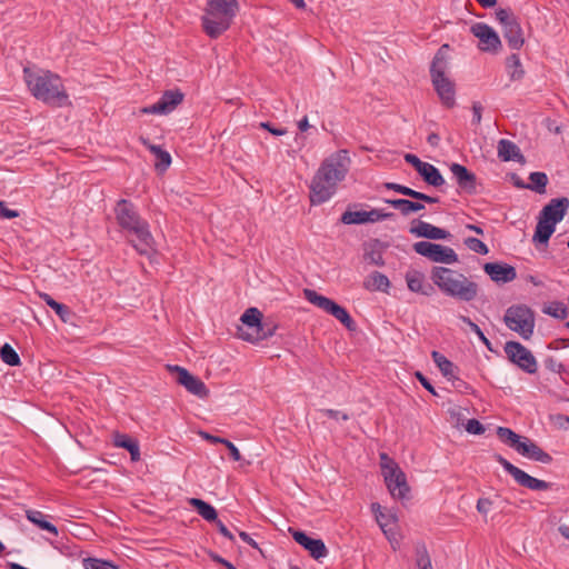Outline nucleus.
Wrapping results in <instances>:
<instances>
[{
	"label": "nucleus",
	"instance_id": "f257e3e1",
	"mask_svg": "<svg viewBox=\"0 0 569 569\" xmlns=\"http://www.w3.org/2000/svg\"><path fill=\"white\" fill-rule=\"evenodd\" d=\"M350 166L347 150H339L322 161L310 184V202L321 204L328 201L337 191Z\"/></svg>",
	"mask_w": 569,
	"mask_h": 569
},
{
	"label": "nucleus",
	"instance_id": "f03ea898",
	"mask_svg": "<svg viewBox=\"0 0 569 569\" xmlns=\"http://www.w3.org/2000/svg\"><path fill=\"white\" fill-rule=\"evenodd\" d=\"M23 78L32 96L51 107L70 104L61 78L49 70L23 69Z\"/></svg>",
	"mask_w": 569,
	"mask_h": 569
},
{
	"label": "nucleus",
	"instance_id": "7ed1b4c3",
	"mask_svg": "<svg viewBox=\"0 0 569 569\" xmlns=\"http://www.w3.org/2000/svg\"><path fill=\"white\" fill-rule=\"evenodd\" d=\"M114 214L121 229L136 237L132 240L136 250L140 254H148L152 249L153 238L148 222L140 217L134 204L127 199H120L114 207Z\"/></svg>",
	"mask_w": 569,
	"mask_h": 569
},
{
	"label": "nucleus",
	"instance_id": "20e7f679",
	"mask_svg": "<svg viewBox=\"0 0 569 569\" xmlns=\"http://www.w3.org/2000/svg\"><path fill=\"white\" fill-rule=\"evenodd\" d=\"M431 280L443 293L462 301H471L478 295L476 282L446 267H433Z\"/></svg>",
	"mask_w": 569,
	"mask_h": 569
},
{
	"label": "nucleus",
	"instance_id": "39448f33",
	"mask_svg": "<svg viewBox=\"0 0 569 569\" xmlns=\"http://www.w3.org/2000/svg\"><path fill=\"white\" fill-rule=\"evenodd\" d=\"M239 10L237 0H209L202 16V28L212 39L218 38L231 26Z\"/></svg>",
	"mask_w": 569,
	"mask_h": 569
},
{
	"label": "nucleus",
	"instance_id": "423d86ee",
	"mask_svg": "<svg viewBox=\"0 0 569 569\" xmlns=\"http://www.w3.org/2000/svg\"><path fill=\"white\" fill-rule=\"evenodd\" d=\"M262 313L257 308L247 309L240 318L241 326L238 327L237 335L240 339L257 343L276 332L277 326L262 322Z\"/></svg>",
	"mask_w": 569,
	"mask_h": 569
},
{
	"label": "nucleus",
	"instance_id": "0eeeda50",
	"mask_svg": "<svg viewBox=\"0 0 569 569\" xmlns=\"http://www.w3.org/2000/svg\"><path fill=\"white\" fill-rule=\"evenodd\" d=\"M503 322L510 330L528 340L533 335L535 312L526 305H512L506 310Z\"/></svg>",
	"mask_w": 569,
	"mask_h": 569
},
{
	"label": "nucleus",
	"instance_id": "6e6552de",
	"mask_svg": "<svg viewBox=\"0 0 569 569\" xmlns=\"http://www.w3.org/2000/svg\"><path fill=\"white\" fill-rule=\"evenodd\" d=\"M305 298L312 305L339 320L348 330L356 331L357 325L346 308L339 306L332 299L319 295L316 290L305 289Z\"/></svg>",
	"mask_w": 569,
	"mask_h": 569
},
{
	"label": "nucleus",
	"instance_id": "1a4fd4ad",
	"mask_svg": "<svg viewBox=\"0 0 569 569\" xmlns=\"http://www.w3.org/2000/svg\"><path fill=\"white\" fill-rule=\"evenodd\" d=\"M496 19L499 21L503 38L513 50H519L525 43L523 31L518 18L511 9L500 8L496 11Z\"/></svg>",
	"mask_w": 569,
	"mask_h": 569
},
{
	"label": "nucleus",
	"instance_id": "9d476101",
	"mask_svg": "<svg viewBox=\"0 0 569 569\" xmlns=\"http://www.w3.org/2000/svg\"><path fill=\"white\" fill-rule=\"evenodd\" d=\"M389 462L390 465H382V471L390 495L396 499H408L410 487L406 473L393 460H389Z\"/></svg>",
	"mask_w": 569,
	"mask_h": 569
},
{
	"label": "nucleus",
	"instance_id": "9b49d317",
	"mask_svg": "<svg viewBox=\"0 0 569 569\" xmlns=\"http://www.w3.org/2000/svg\"><path fill=\"white\" fill-rule=\"evenodd\" d=\"M507 359L521 370L533 375L538 370V363L532 352L518 341H507L503 347Z\"/></svg>",
	"mask_w": 569,
	"mask_h": 569
},
{
	"label": "nucleus",
	"instance_id": "f8f14e48",
	"mask_svg": "<svg viewBox=\"0 0 569 569\" xmlns=\"http://www.w3.org/2000/svg\"><path fill=\"white\" fill-rule=\"evenodd\" d=\"M495 460L499 462L503 469L513 477L515 481L530 490H548L551 488V483L547 482L545 480L537 479L535 477H531L520 468L512 465L510 461H508L506 458H503L501 455L496 453L493 456Z\"/></svg>",
	"mask_w": 569,
	"mask_h": 569
},
{
	"label": "nucleus",
	"instance_id": "ddd939ff",
	"mask_svg": "<svg viewBox=\"0 0 569 569\" xmlns=\"http://www.w3.org/2000/svg\"><path fill=\"white\" fill-rule=\"evenodd\" d=\"M169 372L174 375L177 383L183 386L188 392L204 399L209 396L210 391L204 382L198 377L191 375L186 368L180 366L167 365Z\"/></svg>",
	"mask_w": 569,
	"mask_h": 569
},
{
	"label": "nucleus",
	"instance_id": "4468645a",
	"mask_svg": "<svg viewBox=\"0 0 569 569\" xmlns=\"http://www.w3.org/2000/svg\"><path fill=\"white\" fill-rule=\"evenodd\" d=\"M471 33L479 39V49L487 52H498L501 40L498 33L488 24L477 22L471 26Z\"/></svg>",
	"mask_w": 569,
	"mask_h": 569
},
{
	"label": "nucleus",
	"instance_id": "2eb2a0df",
	"mask_svg": "<svg viewBox=\"0 0 569 569\" xmlns=\"http://www.w3.org/2000/svg\"><path fill=\"white\" fill-rule=\"evenodd\" d=\"M183 98L184 94L179 89L167 90L162 93L158 102L149 107H144L141 112L152 114H168L183 101Z\"/></svg>",
	"mask_w": 569,
	"mask_h": 569
},
{
	"label": "nucleus",
	"instance_id": "dca6fc26",
	"mask_svg": "<svg viewBox=\"0 0 569 569\" xmlns=\"http://www.w3.org/2000/svg\"><path fill=\"white\" fill-rule=\"evenodd\" d=\"M290 531L295 541L303 547L313 559L319 560L328 555V549L321 539L311 538L300 530L290 529Z\"/></svg>",
	"mask_w": 569,
	"mask_h": 569
},
{
	"label": "nucleus",
	"instance_id": "f3484780",
	"mask_svg": "<svg viewBox=\"0 0 569 569\" xmlns=\"http://www.w3.org/2000/svg\"><path fill=\"white\" fill-rule=\"evenodd\" d=\"M569 208V199L566 197L555 198L547 203L539 213V218L557 224L560 222Z\"/></svg>",
	"mask_w": 569,
	"mask_h": 569
},
{
	"label": "nucleus",
	"instance_id": "a211bd4d",
	"mask_svg": "<svg viewBox=\"0 0 569 569\" xmlns=\"http://www.w3.org/2000/svg\"><path fill=\"white\" fill-rule=\"evenodd\" d=\"M483 271L496 283H508L517 278L515 267L505 262H486Z\"/></svg>",
	"mask_w": 569,
	"mask_h": 569
},
{
	"label": "nucleus",
	"instance_id": "6ab92c4d",
	"mask_svg": "<svg viewBox=\"0 0 569 569\" xmlns=\"http://www.w3.org/2000/svg\"><path fill=\"white\" fill-rule=\"evenodd\" d=\"M435 91L437 92L442 106L451 109L456 106V84L449 77L431 79Z\"/></svg>",
	"mask_w": 569,
	"mask_h": 569
},
{
	"label": "nucleus",
	"instance_id": "aec40b11",
	"mask_svg": "<svg viewBox=\"0 0 569 569\" xmlns=\"http://www.w3.org/2000/svg\"><path fill=\"white\" fill-rule=\"evenodd\" d=\"M450 171L463 192L468 194L477 192V177L467 167L455 162L450 166Z\"/></svg>",
	"mask_w": 569,
	"mask_h": 569
},
{
	"label": "nucleus",
	"instance_id": "412c9836",
	"mask_svg": "<svg viewBox=\"0 0 569 569\" xmlns=\"http://www.w3.org/2000/svg\"><path fill=\"white\" fill-rule=\"evenodd\" d=\"M410 233L419 238H426L431 240L449 239L451 233L445 229L432 226L422 220H415L410 227Z\"/></svg>",
	"mask_w": 569,
	"mask_h": 569
},
{
	"label": "nucleus",
	"instance_id": "4be33fe9",
	"mask_svg": "<svg viewBox=\"0 0 569 569\" xmlns=\"http://www.w3.org/2000/svg\"><path fill=\"white\" fill-rule=\"evenodd\" d=\"M516 451L523 457L541 463H550L552 461V457L548 452L543 451L536 442L527 437H522Z\"/></svg>",
	"mask_w": 569,
	"mask_h": 569
},
{
	"label": "nucleus",
	"instance_id": "5701e85b",
	"mask_svg": "<svg viewBox=\"0 0 569 569\" xmlns=\"http://www.w3.org/2000/svg\"><path fill=\"white\" fill-rule=\"evenodd\" d=\"M498 158L501 161H516L521 164L526 163V158L521 153L520 148L512 141L507 139H501L498 142Z\"/></svg>",
	"mask_w": 569,
	"mask_h": 569
},
{
	"label": "nucleus",
	"instance_id": "b1692460",
	"mask_svg": "<svg viewBox=\"0 0 569 569\" xmlns=\"http://www.w3.org/2000/svg\"><path fill=\"white\" fill-rule=\"evenodd\" d=\"M406 281L409 290L412 292L421 293L423 296H431L435 292V288L431 283L426 281L425 274L411 270L406 273Z\"/></svg>",
	"mask_w": 569,
	"mask_h": 569
},
{
	"label": "nucleus",
	"instance_id": "393cba45",
	"mask_svg": "<svg viewBox=\"0 0 569 569\" xmlns=\"http://www.w3.org/2000/svg\"><path fill=\"white\" fill-rule=\"evenodd\" d=\"M448 51L449 44H442L438 51L436 52L431 66H430V77L431 79L448 77L446 74L448 70Z\"/></svg>",
	"mask_w": 569,
	"mask_h": 569
},
{
	"label": "nucleus",
	"instance_id": "a878e982",
	"mask_svg": "<svg viewBox=\"0 0 569 569\" xmlns=\"http://www.w3.org/2000/svg\"><path fill=\"white\" fill-rule=\"evenodd\" d=\"M385 244L379 239H373L369 243L365 244L363 259L375 266H383L385 260L382 252Z\"/></svg>",
	"mask_w": 569,
	"mask_h": 569
},
{
	"label": "nucleus",
	"instance_id": "bb28decb",
	"mask_svg": "<svg viewBox=\"0 0 569 569\" xmlns=\"http://www.w3.org/2000/svg\"><path fill=\"white\" fill-rule=\"evenodd\" d=\"M39 296L51 309L54 310L62 322L68 323L72 321L74 312L67 305L56 301L50 295L44 292L39 293Z\"/></svg>",
	"mask_w": 569,
	"mask_h": 569
},
{
	"label": "nucleus",
	"instance_id": "cd10ccee",
	"mask_svg": "<svg viewBox=\"0 0 569 569\" xmlns=\"http://www.w3.org/2000/svg\"><path fill=\"white\" fill-rule=\"evenodd\" d=\"M386 203L390 204L392 208L399 210V212L407 217L413 212H418L425 209V204L420 201H412L409 199H386Z\"/></svg>",
	"mask_w": 569,
	"mask_h": 569
},
{
	"label": "nucleus",
	"instance_id": "c85d7f7f",
	"mask_svg": "<svg viewBox=\"0 0 569 569\" xmlns=\"http://www.w3.org/2000/svg\"><path fill=\"white\" fill-rule=\"evenodd\" d=\"M418 173L427 184L435 188H439L446 182L439 169L429 162H426Z\"/></svg>",
	"mask_w": 569,
	"mask_h": 569
},
{
	"label": "nucleus",
	"instance_id": "c756f323",
	"mask_svg": "<svg viewBox=\"0 0 569 569\" xmlns=\"http://www.w3.org/2000/svg\"><path fill=\"white\" fill-rule=\"evenodd\" d=\"M114 445L117 447L127 449L130 452L131 460H140V448L137 440L124 433H117L114 436Z\"/></svg>",
	"mask_w": 569,
	"mask_h": 569
},
{
	"label": "nucleus",
	"instance_id": "7c9ffc66",
	"mask_svg": "<svg viewBox=\"0 0 569 569\" xmlns=\"http://www.w3.org/2000/svg\"><path fill=\"white\" fill-rule=\"evenodd\" d=\"M189 505L207 521L214 522L218 519L217 510L208 502L199 498H190Z\"/></svg>",
	"mask_w": 569,
	"mask_h": 569
},
{
	"label": "nucleus",
	"instance_id": "2f4dec72",
	"mask_svg": "<svg viewBox=\"0 0 569 569\" xmlns=\"http://www.w3.org/2000/svg\"><path fill=\"white\" fill-rule=\"evenodd\" d=\"M556 224L548 222L541 218H538L535 234L532 241L537 243H548L550 237L555 232Z\"/></svg>",
	"mask_w": 569,
	"mask_h": 569
},
{
	"label": "nucleus",
	"instance_id": "473e14b6",
	"mask_svg": "<svg viewBox=\"0 0 569 569\" xmlns=\"http://www.w3.org/2000/svg\"><path fill=\"white\" fill-rule=\"evenodd\" d=\"M27 519L39 527L41 530H46L53 536H58V528L44 519V515L39 510H27L26 511Z\"/></svg>",
	"mask_w": 569,
	"mask_h": 569
},
{
	"label": "nucleus",
	"instance_id": "72a5a7b5",
	"mask_svg": "<svg viewBox=\"0 0 569 569\" xmlns=\"http://www.w3.org/2000/svg\"><path fill=\"white\" fill-rule=\"evenodd\" d=\"M431 261L450 264L458 262V254L452 248L437 243Z\"/></svg>",
	"mask_w": 569,
	"mask_h": 569
},
{
	"label": "nucleus",
	"instance_id": "f704fd0d",
	"mask_svg": "<svg viewBox=\"0 0 569 569\" xmlns=\"http://www.w3.org/2000/svg\"><path fill=\"white\" fill-rule=\"evenodd\" d=\"M431 358L446 378L451 379V377H453L456 369L453 362H451L442 353L436 350L431 352Z\"/></svg>",
	"mask_w": 569,
	"mask_h": 569
},
{
	"label": "nucleus",
	"instance_id": "c9c22d12",
	"mask_svg": "<svg viewBox=\"0 0 569 569\" xmlns=\"http://www.w3.org/2000/svg\"><path fill=\"white\" fill-rule=\"evenodd\" d=\"M506 66L512 81L521 80L525 76L520 58L517 53H512L506 60Z\"/></svg>",
	"mask_w": 569,
	"mask_h": 569
},
{
	"label": "nucleus",
	"instance_id": "e433bc0d",
	"mask_svg": "<svg viewBox=\"0 0 569 569\" xmlns=\"http://www.w3.org/2000/svg\"><path fill=\"white\" fill-rule=\"evenodd\" d=\"M497 436L505 445L511 447L512 449H517L522 439L521 436L516 433L513 430L507 427H498Z\"/></svg>",
	"mask_w": 569,
	"mask_h": 569
},
{
	"label": "nucleus",
	"instance_id": "4c0bfd02",
	"mask_svg": "<svg viewBox=\"0 0 569 569\" xmlns=\"http://www.w3.org/2000/svg\"><path fill=\"white\" fill-rule=\"evenodd\" d=\"M529 180L531 183L527 184V189L533 190L540 194L546 192L548 177L545 172H540V171L531 172L529 174Z\"/></svg>",
	"mask_w": 569,
	"mask_h": 569
},
{
	"label": "nucleus",
	"instance_id": "58836bf2",
	"mask_svg": "<svg viewBox=\"0 0 569 569\" xmlns=\"http://www.w3.org/2000/svg\"><path fill=\"white\" fill-rule=\"evenodd\" d=\"M150 150L157 157L156 169L161 172L166 171L171 163L170 153L159 146H150Z\"/></svg>",
	"mask_w": 569,
	"mask_h": 569
},
{
	"label": "nucleus",
	"instance_id": "ea45409f",
	"mask_svg": "<svg viewBox=\"0 0 569 569\" xmlns=\"http://www.w3.org/2000/svg\"><path fill=\"white\" fill-rule=\"evenodd\" d=\"M367 287L386 292L390 287V281L386 274L375 271L370 274Z\"/></svg>",
	"mask_w": 569,
	"mask_h": 569
},
{
	"label": "nucleus",
	"instance_id": "a19ab883",
	"mask_svg": "<svg viewBox=\"0 0 569 569\" xmlns=\"http://www.w3.org/2000/svg\"><path fill=\"white\" fill-rule=\"evenodd\" d=\"M543 312L556 319L563 320L568 316V308L561 301H552L547 307L543 308Z\"/></svg>",
	"mask_w": 569,
	"mask_h": 569
},
{
	"label": "nucleus",
	"instance_id": "79ce46f5",
	"mask_svg": "<svg viewBox=\"0 0 569 569\" xmlns=\"http://www.w3.org/2000/svg\"><path fill=\"white\" fill-rule=\"evenodd\" d=\"M366 211H350L347 210L342 213L340 221L345 224H363L368 223Z\"/></svg>",
	"mask_w": 569,
	"mask_h": 569
},
{
	"label": "nucleus",
	"instance_id": "37998d69",
	"mask_svg": "<svg viewBox=\"0 0 569 569\" xmlns=\"http://www.w3.org/2000/svg\"><path fill=\"white\" fill-rule=\"evenodd\" d=\"M416 565L419 569H432L429 552L423 543L416 547Z\"/></svg>",
	"mask_w": 569,
	"mask_h": 569
},
{
	"label": "nucleus",
	"instance_id": "c03bdc74",
	"mask_svg": "<svg viewBox=\"0 0 569 569\" xmlns=\"http://www.w3.org/2000/svg\"><path fill=\"white\" fill-rule=\"evenodd\" d=\"M0 358L1 360L9 366H19L20 357L17 351L9 345L4 343L0 349Z\"/></svg>",
	"mask_w": 569,
	"mask_h": 569
},
{
	"label": "nucleus",
	"instance_id": "a18cd8bd",
	"mask_svg": "<svg viewBox=\"0 0 569 569\" xmlns=\"http://www.w3.org/2000/svg\"><path fill=\"white\" fill-rule=\"evenodd\" d=\"M459 319L469 326L471 331L478 336L480 341L487 347L489 351H493L491 342L487 339V337L485 336V333L477 323H475L469 317L466 316H459Z\"/></svg>",
	"mask_w": 569,
	"mask_h": 569
},
{
	"label": "nucleus",
	"instance_id": "49530a36",
	"mask_svg": "<svg viewBox=\"0 0 569 569\" xmlns=\"http://www.w3.org/2000/svg\"><path fill=\"white\" fill-rule=\"evenodd\" d=\"M437 243L429 242V241H419L413 243V250L422 256L428 258L429 260H432L433 252H436Z\"/></svg>",
	"mask_w": 569,
	"mask_h": 569
},
{
	"label": "nucleus",
	"instance_id": "de8ad7c7",
	"mask_svg": "<svg viewBox=\"0 0 569 569\" xmlns=\"http://www.w3.org/2000/svg\"><path fill=\"white\" fill-rule=\"evenodd\" d=\"M463 243L476 253L487 254L489 252L487 244L478 238L468 237L465 239Z\"/></svg>",
	"mask_w": 569,
	"mask_h": 569
},
{
	"label": "nucleus",
	"instance_id": "09e8293b",
	"mask_svg": "<svg viewBox=\"0 0 569 569\" xmlns=\"http://www.w3.org/2000/svg\"><path fill=\"white\" fill-rule=\"evenodd\" d=\"M366 216L368 217V219H367L368 222H377V221H382V220L393 217V213L392 212H382L379 209H372L370 211H366Z\"/></svg>",
	"mask_w": 569,
	"mask_h": 569
},
{
	"label": "nucleus",
	"instance_id": "8fccbe9b",
	"mask_svg": "<svg viewBox=\"0 0 569 569\" xmlns=\"http://www.w3.org/2000/svg\"><path fill=\"white\" fill-rule=\"evenodd\" d=\"M84 569H106L109 561L97 558H84L82 561Z\"/></svg>",
	"mask_w": 569,
	"mask_h": 569
},
{
	"label": "nucleus",
	"instance_id": "3c124183",
	"mask_svg": "<svg viewBox=\"0 0 569 569\" xmlns=\"http://www.w3.org/2000/svg\"><path fill=\"white\" fill-rule=\"evenodd\" d=\"M465 428L471 435H482L486 431L485 426L477 419H469Z\"/></svg>",
	"mask_w": 569,
	"mask_h": 569
},
{
	"label": "nucleus",
	"instance_id": "603ef678",
	"mask_svg": "<svg viewBox=\"0 0 569 569\" xmlns=\"http://www.w3.org/2000/svg\"><path fill=\"white\" fill-rule=\"evenodd\" d=\"M543 365L551 372L561 373L565 371V366L558 362L553 357H547L543 360Z\"/></svg>",
	"mask_w": 569,
	"mask_h": 569
},
{
	"label": "nucleus",
	"instance_id": "864d4df0",
	"mask_svg": "<svg viewBox=\"0 0 569 569\" xmlns=\"http://www.w3.org/2000/svg\"><path fill=\"white\" fill-rule=\"evenodd\" d=\"M320 412L335 420L341 419L347 421L350 418L348 413L333 409H321Z\"/></svg>",
	"mask_w": 569,
	"mask_h": 569
},
{
	"label": "nucleus",
	"instance_id": "5fc2aeb1",
	"mask_svg": "<svg viewBox=\"0 0 569 569\" xmlns=\"http://www.w3.org/2000/svg\"><path fill=\"white\" fill-rule=\"evenodd\" d=\"M405 160H406V162L411 164L417 170V172H419L420 169L426 163V162L421 161L416 154H412V153H406Z\"/></svg>",
	"mask_w": 569,
	"mask_h": 569
},
{
	"label": "nucleus",
	"instance_id": "6e6d98bb",
	"mask_svg": "<svg viewBox=\"0 0 569 569\" xmlns=\"http://www.w3.org/2000/svg\"><path fill=\"white\" fill-rule=\"evenodd\" d=\"M223 445L229 450V456H230V458L232 460H234V461H240L241 460L242 457L240 455V451L238 450V448L231 441H229L227 439L226 441H223Z\"/></svg>",
	"mask_w": 569,
	"mask_h": 569
},
{
	"label": "nucleus",
	"instance_id": "4d7b16f0",
	"mask_svg": "<svg viewBox=\"0 0 569 569\" xmlns=\"http://www.w3.org/2000/svg\"><path fill=\"white\" fill-rule=\"evenodd\" d=\"M19 216L17 210H12L6 207L3 201H0V217L6 219H13Z\"/></svg>",
	"mask_w": 569,
	"mask_h": 569
},
{
	"label": "nucleus",
	"instance_id": "13d9d810",
	"mask_svg": "<svg viewBox=\"0 0 569 569\" xmlns=\"http://www.w3.org/2000/svg\"><path fill=\"white\" fill-rule=\"evenodd\" d=\"M492 502L488 498H480L477 501V510L482 515H487L490 510Z\"/></svg>",
	"mask_w": 569,
	"mask_h": 569
},
{
	"label": "nucleus",
	"instance_id": "bf43d9fd",
	"mask_svg": "<svg viewBox=\"0 0 569 569\" xmlns=\"http://www.w3.org/2000/svg\"><path fill=\"white\" fill-rule=\"evenodd\" d=\"M260 128L268 130L273 136H283L287 133V129L276 128L270 122H261Z\"/></svg>",
	"mask_w": 569,
	"mask_h": 569
},
{
	"label": "nucleus",
	"instance_id": "052dcab7",
	"mask_svg": "<svg viewBox=\"0 0 569 569\" xmlns=\"http://www.w3.org/2000/svg\"><path fill=\"white\" fill-rule=\"evenodd\" d=\"M416 378L419 380V382L432 395L437 396V392L433 388V386L430 383V381L420 372L417 371L415 373Z\"/></svg>",
	"mask_w": 569,
	"mask_h": 569
},
{
	"label": "nucleus",
	"instance_id": "680f3d73",
	"mask_svg": "<svg viewBox=\"0 0 569 569\" xmlns=\"http://www.w3.org/2000/svg\"><path fill=\"white\" fill-rule=\"evenodd\" d=\"M214 523L217 525L219 532L223 537H226L230 541H234V536L232 535V532L219 519H217V521H214Z\"/></svg>",
	"mask_w": 569,
	"mask_h": 569
},
{
	"label": "nucleus",
	"instance_id": "e2e57ef3",
	"mask_svg": "<svg viewBox=\"0 0 569 569\" xmlns=\"http://www.w3.org/2000/svg\"><path fill=\"white\" fill-rule=\"evenodd\" d=\"M472 112H473V123L479 124L481 122V112H482V106L480 102H473L472 104Z\"/></svg>",
	"mask_w": 569,
	"mask_h": 569
},
{
	"label": "nucleus",
	"instance_id": "0e129e2a",
	"mask_svg": "<svg viewBox=\"0 0 569 569\" xmlns=\"http://www.w3.org/2000/svg\"><path fill=\"white\" fill-rule=\"evenodd\" d=\"M416 200L427 202V203H438L439 198L438 197H431L423 192L418 191Z\"/></svg>",
	"mask_w": 569,
	"mask_h": 569
},
{
	"label": "nucleus",
	"instance_id": "69168bd1",
	"mask_svg": "<svg viewBox=\"0 0 569 569\" xmlns=\"http://www.w3.org/2000/svg\"><path fill=\"white\" fill-rule=\"evenodd\" d=\"M398 193L403 194L406 197H409V198L416 200L418 191L413 190V189H411V188H409L407 186L401 184L400 188H399V192Z\"/></svg>",
	"mask_w": 569,
	"mask_h": 569
},
{
	"label": "nucleus",
	"instance_id": "338daca9",
	"mask_svg": "<svg viewBox=\"0 0 569 569\" xmlns=\"http://www.w3.org/2000/svg\"><path fill=\"white\" fill-rule=\"evenodd\" d=\"M569 347V338H559L549 345L551 349L567 348Z\"/></svg>",
	"mask_w": 569,
	"mask_h": 569
},
{
	"label": "nucleus",
	"instance_id": "774afa93",
	"mask_svg": "<svg viewBox=\"0 0 569 569\" xmlns=\"http://www.w3.org/2000/svg\"><path fill=\"white\" fill-rule=\"evenodd\" d=\"M211 559L218 563H221L227 569H237L232 563H230L229 561H227L226 559H223L222 557H220L217 553H211Z\"/></svg>",
	"mask_w": 569,
	"mask_h": 569
}]
</instances>
